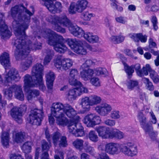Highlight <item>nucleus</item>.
I'll use <instances>...</instances> for the list:
<instances>
[{"label": "nucleus", "instance_id": "f257e3e1", "mask_svg": "<svg viewBox=\"0 0 159 159\" xmlns=\"http://www.w3.org/2000/svg\"><path fill=\"white\" fill-rule=\"evenodd\" d=\"M10 14L14 19L12 26L16 37L12 42L16 48L15 56L16 59L19 60L27 55L31 51L40 49L42 45L40 43H32L25 35V31L28 28L32 13L23 5H19L11 8Z\"/></svg>", "mask_w": 159, "mask_h": 159}, {"label": "nucleus", "instance_id": "f03ea898", "mask_svg": "<svg viewBox=\"0 0 159 159\" xmlns=\"http://www.w3.org/2000/svg\"><path fill=\"white\" fill-rule=\"evenodd\" d=\"M38 35L36 36L39 39L41 36L48 39V43L50 45L53 46L55 50L60 53H64L67 50V48L65 44L66 42L73 50L78 44H80V41L76 39H68L65 40L61 35L57 34L55 32L50 29H45L39 31Z\"/></svg>", "mask_w": 159, "mask_h": 159}, {"label": "nucleus", "instance_id": "7ed1b4c3", "mask_svg": "<svg viewBox=\"0 0 159 159\" xmlns=\"http://www.w3.org/2000/svg\"><path fill=\"white\" fill-rule=\"evenodd\" d=\"M63 107L62 103H54L51 107V111L52 114L56 118V123L58 125L64 126L67 125L69 121L62 112Z\"/></svg>", "mask_w": 159, "mask_h": 159}, {"label": "nucleus", "instance_id": "20e7f679", "mask_svg": "<svg viewBox=\"0 0 159 159\" xmlns=\"http://www.w3.org/2000/svg\"><path fill=\"white\" fill-rule=\"evenodd\" d=\"M34 76L32 77L30 75H26L24 77V90L26 92V95L28 100H30L33 98L39 95V91L36 90H32L30 89V87L35 86V83L36 82V79L34 80H32Z\"/></svg>", "mask_w": 159, "mask_h": 159}, {"label": "nucleus", "instance_id": "39448f33", "mask_svg": "<svg viewBox=\"0 0 159 159\" xmlns=\"http://www.w3.org/2000/svg\"><path fill=\"white\" fill-rule=\"evenodd\" d=\"M46 20L55 25L54 29L57 31L64 33L66 32V30L62 28L59 25H66L68 22V18L65 14H62L59 16H50L46 18Z\"/></svg>", "mask_w": 159, "mask_h": 159}, {"label": "nucleus", "instance_id": "423d86ee", "mask_svg": "<svg viewBox=\"0 0 159 159\" xmlns=\"http://www.w3.org/2000/svg\"><path fill=\"white\" fill-rule=\"evenodd\" d=\"M43 113L42 110L38 109L32 110L27 119V122L36 125H39L43 118Z\"/></svg>", "mask_w": 159, "mask_h": 159}, {"label": "nucleus", "instance_id": "0eeeda50", "mask_svg": "<svg viewBox=\"0 0 159 159\" xmlns=\"http://www.w3.org/2000/svg\"><path fill=\"white\" fill-rule=\"evenodd\" d=\"M89 2L87 0H78L76 3H71L68 9L70 14H73L76 12L82 13L88 6Z\"/></svg>", "mask_w": 159, "mask_h": 159}, {"label": "nucleus", "instance_id": "6e6552de", "mask_svg": "<svg viewBox=\"0 0 159 159\" xmlns=\"http://www.w3.org/2000/svg\"><path fill=\"white\" fill-rule=\"evenodd\" d=\"M79 121H69L66 125L69 133L76 137H81L84 135L83 127Z\"/></svg>", "mask_w": 159, "mask_h": 159}, {"label": "nucleus", "instance_id": "1a4fd4ad", "mask_svg": "<svg viewBox=\"0 0 159 159\" xmlns=\"http://www.w3.org/2000/svg\"><path fill=\"white\" fill-rule=\"evenodd\" d=\"M20 78L18 71L14 68H12L8 73L4 74V82L0 75V84L3 86H7L8 83H11L14 80L18 81Z\"/></svg>", "mask_w": 159, "mask_h": 159}, {"label": "nucleus", "instance_id": "9d476101", "mask_svg": "<svg viewBox=\"0 0 159 159\" xmlns=\"http://www.w3.org/2000/svg\"><path fill=\"white\" fill-rule=\"evenodd\" d=\"M53 63L55 66L58 69H62L67 70L72 65V61L70 59L62 58L59 56L56 57L53 60Z\"/></svg>", "mask_w": 159, "mask_h": 159}, {"label": "nucleus", "instance_id": "9b49d317", "mask_svg": "<svg viewBox=\"0 0 159 159\" xmlns=\"http://www.w3.org/2000/svg\"><path fill=\"white\" fill-rule=\"evenodd\" d=\"M138 152L137 147L134 143L129 142L123 144L122 153L125 155L133 157L136 156Z\"/></svg>", "mask_w": 159, "mask_h": 159}, {"label": "nucleus", "instance_id": "f8f14e48", "mask_svg": "<svg viewBox=\"0 0 159 159\" xmlns=\"http://www.w3.org/2000/svg\"><path fill=\"white\" fill-rule=\"evenodd\" d=\"M63 108H62V112L65 114L68 117L70 118L69 121H79L80 120V118L77 115V112L69 104H62Z\"/></svg>", "mask_w": 159, "mask_h": 159}, {"label": "nucleus", "instance_id": "ddd939ff", "mask_svg": "<svg viewBox=\"0 0 159 159\" xmlns=\"http://www.w3.org/2000/svg\"><path fill=\"white\" fill-rule=\"evenodd\" d=\"M123 144L111 142L105 146V151L108 154L114 155L122 152Z\"/></svg>", "mask_w": 159, "mask_h": 159}, {"label": "nucleus", "instance_id": "4468645a", "mask_svg": "<svg viewBox=\"0 0 159 159\" xmlns=\"http://www.w3.org/2000/svg\"><path fill=\"white\" fill-rule=\"evenodd\" d=\"M0 34L3 39L9 38L11 35V33L8 30L7 26L5 22L4 15L0 12Z\"/></svg>", "mask_w": 159, "mask_h": 159}, {"label": "nucleus", "instance_id": "2eb2a0df", "mask_svg": "<svg viewBox=\"0 0 159 159\" xmlns=\"http://www.w3.org/2000/svg\"><path fill=\"white\" fill-rule=\"evenodd\" d=\"M100 119L99 116L95 113L88 114L84 117V123L88 127H93L99 124L100 122Z\"/></svg>", "mask_w": 159, "mask_h": 159}, {"label": "nucleus", "instance_id": "dca6fc26", "mask_svg": "<svg viewBox=\"0 0 159 159\" xmlns=\"http://www.w3.org/2000/svg\"><path fill=\"white\" fill-rule=\"evenodd\" d=\"M68 23L67 25H66L63 26L67 27L70 33L74 36H77L79 38L82 37L84 34V31L77 25H73L68 18Z\"/></svg>", "mask_w": 159, "mask_h": 159}, {"label": "nucleus", "instance_id": "f3484780", "mask_svg": "<svg viewBox=\"0 0 159 159\" xmlns=\"http://www.w3.org/2000/svg\"><path fill=\"white\" fill-rule=\"evenodd\" d=\"M44 5L48 10L51 13H55L60 12L62 11V6L59 2H56L54 4L53 2L47 1L44 3Z\"/></svg>", "mask_w": 159, "mask_h": 159}, {"label": "nucleus", "instance_id": "a211bd4d", "mask_svg": "<svg viewBox=\"0 0 159 159\" xmlns=\"http://www.w3.org/2000/svg\"><path fill=\"white\" fill-rule=\"evenodd\" d=\"M138 118L142 128L146 132L150 134V133L152 132L153 128L147 123L146 118L142 112L139 113Z\"/></svg>", "mask_w": 159, "mask_h": 159}, {"label": "nucleus", "instance_id": "6ab92c4d", "mask_svg": "<svg viewBox=\"0 0 159 159\" xmlns=\"http://www.w3.org/2000/svg\"><path fill=\"white\" fill-rule=\"evenodd\" d=\"M112 109L111 105L106 103H102L95 108L96 111L101 116H107Z\"/></svg>", "mask_w": 159, "mask_h": 159}, {"label": "nucleus", "instance_id": "aec40b11", "mask_svg": "<svg viewBox=\"0 0 159 159\" xmlns=\"http://www.w3.org/2000/svg\"><path fill=\"white\" fill-rule=\"evenodd\" d=\"M98 135L103 139H110L111 130L105 126H100L96 128Z\"/></svg>", "mask_w": 159, "mask_h": 159}, {"label": "nucleus", "instance_id": "412c9836", "mask_svg": "<svg viewBox=\"0 0 159 159\" xmlns=\"http://www.w3.org/2000/svg\"><path fill=\"white\" fill-rule=\"evenodd\" d=\"M43 66L41 64L37 63L34 65L32 68V76H34L36 79L41 78L43 75Z\"/></svg>", "mask_w": 159, "mask_h": 159}, {"label": "nucleus", "instance_id": "4be33fe9", "mask_svg": "<svg viewBox=\"0 0 159 159\" xmlns=\"http://www.w3.org/2000/svg\"><path fill=\"white\" fill-rule=\"evenodd\" d=\"M10 113L11 117L17 123L21 124L22 122V114L19 107H13L11 110Z\"/></svg>", "mask_w": 159, "mask_h": 159}, {"label": "nucleus", "instance_id": "5701e85b", "mask_svg": "<svg viewBox=\"0 0 159 159\" xmlns=\"http://www.w3.org/2000/svg\"><path fill=\"white\" fill-rule=\"evenodd\" d=\"M129 36L134 41L139 42V41L143 43H146L147 40L148 36L146 34L143 35L142 33H132L129 34Z\"/></svg>", "mask_w": 159, "mask_h": 159}, {"label": "nucleus", "instance_id": "b1692460", "mask_svg": "<svg viewBox=\"0 0 159 159\" xmlns=\"http://www.w3.org/2000/svg\"><path fill=\"white\" fill-rule=\"evenodd\" d=\"M25 133L24 132L16 130L12 132V139L14 142L21 143L25 141Z\"/></svg>", "mask_w": 159, "mask_h": 159}, {"label": "nucleus", "instance_id": "393cba45", "mask_svg": "<svg viewBox=\"0 0 159 159\" xmlns=\"http://www.w3.org/2000/svg\"><path fill=\"white\" fill-rule=\"evenodd\" d=\"M80 75L81 77L84 81L89 80L93 76L94 71L91 69H80Z\"/></svg>", "mask_w": 159, "mask_h": 159}, {"label": "nucleus", "instance_id": "a878e982", "mask_svg": "<svg viewBox=\"0 0 159 159\" xmlns=\"http://www.w3.org/2000/svg\"><path fill=\"white\" fill-rule=\"evenodd\" d=\"M89 97H85L81 98L80 105L81 106L83 109L82 113H84L89 111L90 109V102Z\"/></svg>", "mask_w": 159, "mask_h": 159}, {"label": "nucleus", "instance_id": "bb28decb", "mask_svg": "<svg viewBox=\"0 0 159 159\" xmlns=\"http://www.w3.org/2000/svg\"><path fill=\"white\" fill-rule=\"evenodd\" d=\"M33 60V58L31 56H28L22 60L20 63V68L23 71L28 70L31 66Z\"/></svg>", "mask_w": 159, "mask_h": 159}, {"label": "nucleus", "instance_id": "cd10ccee", "mask_svg": "<svg viewBox=\"0 0 159 159\" xmlns=\"http://www.w3.org/2000/svg\"><path fill=\"white\" fill-rule=\"evenodd\" d=\"M12 88L14 89V96L16 98L20 101L23 100L24 96L22 91L21 86L13 85Z\"/></svg>", "mask_w": 159, "mask_h": 159}, {"label": "nucleus", "instance_id": "c85d7f7f", "mask_svg": "<svg viewBox=\"0 0 159 159\" xmlns=\"http://www.w3.org/2000/svg\"><path fill=\"white\" fill-rule=\"evenodd\" d=\"M47 85L48 89H52L53 82L55 79V75L52 71H49L46 75Z\"/></svg>", "mask_w": 159, "mask_h": 159}, {"label": "nucleus", "instance_id": "c756f323", "mask_svg": "<svg viewBox=\"0 0 159 159\" xmlns=\"http://www.w3.org/2000/svg\"><path fill=\"white\" fill-rule=\"evenodd\" d=\"M66 96L69 101H71L75 100L79 96L76 88L67 91L66 93Z\"/></svg>", "mask_w": 159, "mask_h": 159}, {"label": "nucleus", "instance_id": "7c9ffc66", "mask_svg": "<svg viewBox=\"0 0 159 159\" xmlns=\"http://www.w3.org/2000/svg\"><path fill=\"white\" fill-rule=\"evenodd\" d=\"M0 62L4 66L5 69L7 67L10 66L9 56L8 53L5 52L2 54L0 56Z\"/></svg>", "mask_w": 159, "mask_h": 159}, {"label": "nucleus", "instance_id": "2f4dec72", "mask_svg": "<svg viewBox=\"0 0 159 159\" xmlns=\"http://www.w3.org/2000/svg\"><path fill=\"white\" fill-rule=\"evenodd\" d=\"M84 38L88 42L94 43L98 42L99 40L98 37L96 35H94L92 33L86 32L83 34Z\"/></svg>", "mask_w": 159, "mask_h": 159}, {"label": "nucleus", "instance_id": "473e14b6", "mask_svg": "<svg viewBox=\"0 0 159 159\" xmlns=\"http://www.w3.org/2000/svg\"><path fill=\"white\" fill-rule=\"evenodd\" d=\"M10 134L7 132H3L1 135V142L4 147L7 148L9 145Z\"/></svg>", "mask_w": 159, "mask_h": 159}, {"label": "nucleus", "instance_id": "72a5a7b5", "mask_svg": "<svg viewBox=\"0 0 159 159\" xmlns=\"http://www.w3.org/2000/svg\"><path fill=\"white\" fill-rule=\"evenodd\" d=\"M139 83V81L138 80H126L125 84L128 90H132L138 86Z\"/></svg>", "mask_w": 159, "mask_h": 159}, {"label": "nucleus", "instance_id": "f704fd0d", "mask_svg": "<svg viewBox=\"0 0 159 159\" xmlns=\"http://www.w3.org/2000/svg\"><path fill=\"white\" fill-rule=\"evenodd\" d=\"M125 136L123 132L116 129L111 130L110 139L115 138L118 139H123Z\"/></svg>", "mask_w": 159, "mask_h": 159}, {"label": "nucleus", "instance_id": "c9c22d12", "mask_svg": "<svg viewBox=\"0 0 159 159\" xmlns=\"http://www.w3.org/2000/svg\"><path fill=\"white\" fill-rule=\"evenodd\" d=\"M45 52L46 54L44 59L43 64L46 65L48 64L50 62L54 54L53 50L49 49L46 50Z\"/></svg>", "mask_w": 159, "mask_h": 159}, {"label": "nucleus", "instance_id": "e433bc0d", "mask_svg": "<svg viewBox=\"0 0 159 159\" xmlns=\"http://www.w3.org/2000/svg\"><path fill=\"white\" fill-rule=\"evenodd\" d=\"M80 44H78L75 48L73 51L77 54L85 55L87 53V51L86 48L83 46V45L81 41L80 42Z\"/></svg>", "mask_w": 159, "mask_h": 159}, {"label": "nucleus", "instance_id": "4c0bfd02", "mask_svg": "<svg viewBox=\"0 0 159 159\" xmlns=\"http://www.w3.org/2000/svg\"><path fill=\"white\" fill-rule=\"evenodd\" d=\"M89 97L90 101V105L91 106L99 104L102 100L100 96L95 95H91Z\"/></svg>", "mask_w": 159, "mask_h": 159}, {"label": "nucleus", "instance_id": "58836bf2", "mask_svg": "<svg viewBox=\"0 0 159 159\" xmlns=\"http://www.w3.org/2000/svg\"><path fill=\"white\" fill-rule=\"evenodd\" d=\"M125 37L121 34L118 36H112L110 38V41L114 44H118L123 42Z\"/></svg>", "mask_w": 159, "mask_h": 159}, {"label": "nucleus", "instance_id": "ea45409f", "mask_svg": "<svg viewBox=\"0 0 159 159\" xmlns=\"http://www.w3.org/2000/svg\"><path fill=\"white\" fill-rule=\"evenodd\" d=\"M13 85L8 89H5L3 90L4 96L8 100L11 99L12 97V92H14V89L12 88Z\"/></svg>", "mask_w": 159, "mask_h": 159}, {"label": "nucleus", "instance_id": "a19ab883", "mask_svg": "<svg viewBox=\"0 0 159 159\" xmlns=\"http://www.w3.org/2000/svg\"><path fill=\"white\" fill-rule=\"evenodd\" d=\"M84 141L82 139H77L73 143V146L77 149L82 150L83 148Z\"/></svg>", "mask_w": 159, "mask_h": 159}, {"label": "nucleus", "instance_id": "79ce46f5", "mask_svg": "<svg viewBox=\"0 0 159 159\" xmlns=\"http://www.w3.org/2000/svg\"><path fill=\"white\" fill-rule=\"evenodd\" d=\"M95 15L90 12L86 11L84 12L81 14V18L84 20L89 21L92 17H94Z\"/></svg>", "mask_w": 159, "mask_h": 159}, {"label": "nucleus", "instance_id": "37998d69", "mask_svg": "<svg viewBox=\"0 0 159 159\" xmlns=\"http://www.w3.org/2000/svg\"><path fill=\"white\" fill-rule=\"evenodd\" d=\"M32 145V143L31 142H26L22 146V149L25 153L30 152Z\"/></svg>", "mask_w": 159, "mask_h": 159}, {"label": "nucleus", "instance_id": "c03bdc74", "mask_svg": "<svg viewBox=\"0 0 159 159\" xmlns=\"http://www.w3.org/2000/svg\"><path fill=\"white\" fill-rule=\"evenodd\" d=\"M77 86H78L79 87H76V88L77 89V92L79 96L81 95L83 93L88 92V89L84 86L81 83V84L78 85Z\"/></svg>", "mask_w": 159, "mask_h": 159}, {"label": "nucleus", "instance_id": "a18cd8bd", "mask_svg": "<svg viewBox=\"0 0 159 159\" xmlns=\"http://www.w3.org/2000/svg\"><path fill=\"white\" fill-rule=\"evenodd\" d=\"M84 148L86 152L92 155L94 154V148L89 144L88 142L85 143Z\"/></svg>", "mask_w": 159, "mask_h": 159}, {"label": "nucleus", "instance_id": "49530a36", "mask_svg": "<svg viewBox=\"0 0 159 159\" xmlns=\"http://www.w3.org/2000/svg\"><path fill=\"white\" fill-rule=\"evenodd\" d=\"M89 138L92 141L97 142L98 140V137L95 131L92 130L89 132L88 135Z\"/></svg>", "mask_w": 159, "mask_h": 159}, {"label": "nucleus", "instance_id": "de8ad7c7", "mask_svg": "<svg viewBox=\"0 0 159 159\" xmlns=\"http://www.w3.org/2000/svg\"><path fill=\"white\" fill-rule=\"evenodd\" d=\"M133 66H129L127 65L125 66V71L128 75V78L130 79L132 76V74L134 72V70L133 68Z\"/></svg>", "mask_w": 159, "mask_h": 159}, {"label": "nucleus", "instance_id": "09e8293b", "mask_svg": "<svg viewBox=\"0 0 159 159\" xmlns=\"http://www.w3.org/2000/svg\"><path fill=\"white\" fill-rule=\"evenodd\" d=\"M142 80L146 84V86L148 90L152 91L154 89V87L152 83L149 81L148 79L144 77L142 79Z\"/></svg>", "mask_w": 159, "mask_h": 159}, {"label": "nucleus", "instance_id": "8fccbe9b", "mask_svg": "<svg viewBox=\"0 0 159 159\" xmlns=\"http://www.w3.org/2000/svg\"><path fill=\"white\" fill-rule=\"evenodd\" d=\"M93 71L94 73L96 74L98 76L106 75L107 73V71L105 68H97Z\"/></svg>", "mask_w": 159, "mask_h": 159}, {"label": "nucleus", "instance_id": "3c124183", "mask_svg": "<svg viewBox=\"0 0 159 159\" xmlns=\"http://www.w3.org/2000/svg\"><path fill=\"white\" fill-rule=\"evenodd\" d=\"M150 76L154 83H157L159 82V76L154 70H152L151 71Z\"/></svg>", "mask_w": 159, "mask_h": 159}, {"label": "nucleus", "instance_id": "603ef678", "mask_svg": "<svg viewBox=\"0 0 159 159\" xmlns=\"http://www.w3.org/2000/svg\"><path fill=\"white\" fill-rule=\"evenodd\" d=\"M35 86H38L39 89L43 91L45 89V87L43 84V77L36 79V82L35 83Z\"/></svg>", "mask_w": 159, "mask_h": 159}, {"label": "nucleus", "instance_id": "864d4df0", "mask_svg": "<svg viewBox=\"0 0 159 159\" xmlns=\"http://www.w3.org/2000/svg\"><path fill=\"white\" fill-rule=\"evenodd\" d=\"M49 143H48L45 140H43L41 142V147L43 151H46L47 152L50 147H51L50 141H48Z\"/></svg>", "mask_w": 159, "mask_h": 159}, {"label": "nucleus", "instance_id": "5fc2aeb1", "mask_svg": "<svg viewBox=\"0 0 159 159\" xmlns=\"http://www.w3.org/2000/svg\"><path fill=\"white\" fill-rule=\"evenodd\" d=\"M152 70L151 68L150 65L148 64L146 65L145 66L143 67L142 69L141 70L142 74V76L144 75H148V72L150 74L151 71Z\"/></svg>", "mask_w": 159, "mask_h": 159}, {"label": "nucleus", "instance_id": "6e6d98bb", "mask_svg": "<svg viewBox=\"0 0 159 159\" xmlns=\"http://www.w3.org/2000/svg\"><path fill=\"white\" fill-rule=\"evenodd\" d=\"M68 81L69 84L72 86H76L81 84V83L76 77H68Z\"/></svg>", "mask_w": 159, "mask_h": 159}, {"label": "nucleus", "instance_id": "4d7b16f0", "mask_svg": "<svg viewBox=\"0 0 159 159\" xmlns=\"http://www.w3.org/2000/svg\"><path fill=\"white\" fill-rule=\"evenodd\" d=\"M61 136V134L59 132L54 133L53 135L52 140L53 143L55 146L58 145V140Z\"/></svg>", "mask_w": 159, "mask_h": 159}, {"label": "nucleus", "instance_id": "13d9d810", "mask_svg": "<svg viewBox=\"0 0 159 159\" xmlns=\"http://www.w3.org/2000/svg\"><path fill=\"white\" fill-rule=\"evenodd\" d=\"M59 146L60 147H65L67 145L66 138V136H62L60 138V139L59 141Z\"/></svg>", "mask_w": 159, "mask_h": 159}, {"label": "nucleus", "instance_id": "bf43d9fd", "mask_svg": "<svg viewBox=\"0 0 159 159\" xmlns=\"http://www.w3.org/2000/svg\"><path fill=\"white\" fill-rule=\"evenodd\" d=\"M90 83L96 87L101 86V83L98 77H93L90 79Z\"/></svg>", "mask_w": 159, "mask_h": 159}, {"label": "nucleus", "instance_id": "052dcab7", "mask_svg": "<svg viewBox=\"0 0 159 159\" xmlns=\"http://www.w3.org/2000/svg\"><path fill=\"white\" fill-rule=\"evenodd\" d=\"M94 64L93 61L90 59L87 60L80 66V69H87Z\"/></svg>", "mask_w": 159, "mask_h": 159}, {"label": "nucleus", "instance_id": "680f3d73", "mask_svg": "<svg viewBox=\"0 0 159 159\" xmlns=\"http://www.w3.org/2000/svg\"><path fill=\"white\" fill-rule=\"evenodd\" d=\"M110 116L111 119H118L120 118L119 111L116 110L112 111L110 114Z\"/></svg>", "mask_w": 159, "mask_h": 159}, {"label": "nucleus", "instance_id": "e2e57ef3", "mask_svg": "<svg viewBox=\"0 0 159 159\" xmlns=\"http://www.w3.org/2000/svg\"><path fill=\"white\" fill-rule=\"evenodd\" d=\"M145 9L148 11L157 12L159 10V7L156 5H153L151 6L149 9V6L148 5L146 7Z\"/></svg>", "mask_w": 159, "mask_h": 159}, {"label": "nucleus", "instance_id": "0e129e2a", "mask_svg": "<svg viewBox=\"0 0 159 159\" xmlns=\"http://www.w3.org/2000/svg\"><path fill=\"white\" fill-rule=\"evenodd\" d=\"M133 68L135 69L138 75L140 77H142V73L140 70V65L139 64H137L135 65H132Z\"/></svg>", "mask_w": 159, "mask_h": 159}, {"label": "nucleus", "instance_id": "69168bd1", "mask_svg": "<svg viewBox=\"0 0 159 159\" xmlns=\"http://www.w3.org/2000/svg\"><path fill=\"white\" fill-rule=\"evenodd\" d=\"M151 21L153 24L154 29L155 30H157L158 28L157 26L158 22L157 17L154 16H152V17Z\"/></svg>", "mask_w": 159, "mask_h": 159}, {"label": "nucleus", "instance_id": "338daca9", "mask_svg": "<svg viewBox=\"0 0 159 159\" xmlns=\"http://www.w3.org/2000/svg\"><path fill=\"white\" fill-rule=\"evenodd\" d=\"M115 20L117 22L122 24H125L127 22L126 18L121 16L116 17Z\"/></svg>", "mask_w": 159, "mask_h": 159}, {"label": "nucleus", "instance_id": "774afa93", "mask_svg": "<svg viewBox=\"0 0 159 159\" xmlns=\"http://www.w3.org/2000/svg\"><path fill=\"white\" fill-rule=\"evenodd\" d=\"M104 123L108 126H113L115 125L116 121L113 120L107 119L104 121Z\"/></svg>", "mask_w": 159, "mask_h": 159}]
</instances>
